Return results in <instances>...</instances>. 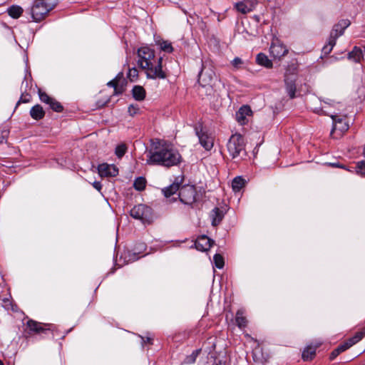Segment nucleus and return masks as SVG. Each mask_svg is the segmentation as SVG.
I'll list each match as a JSON object with an SVG mask.
<instances>
[{
  "label": "nucleus",
  "mask_w": 365,
  "mask_h": 365,
  "mask_svg": "<svg viewBox=\"0 0 365 365\" xmlns=\"http://www.w3.org/2000/svg\"><path fill=\"white\" fill-rule=\"evenodd\" d=\"M138 66L145 70L148 78L165 79L168 75L163 69V57L155 60V51L150 47L141 46L138 49Z\"/></svg>",
  "instance_id": "nucleus-1"
},
{
  "label": "nucleus",
  "mask_w": 365,
  "mask_h": 365,
  "mask_svg": "<svg viewBox=\"0 0 365 365\" xmlns=\"http://www.w3.org/2000/svg\"><path fill=\"white\" fill-rule=\"evenodd\" d=\"M179 152L166 143L158 141L149 151L146 163L148 165H158L165 167L177 165L181 161Z\"/></svg>",
  "instance_id": "nucleus-2"
},
{
  "label": "nucleus",
  "mask_w": 365,
  "mask_h": 365,
  "mask_svg": "<svg viewBox=\"0 0 365 365\" xmlns=\"http://www.w3.org/2000/svg\"><path fill=\"white\" fill-rule=\"evenodd\" d=\"M216 81L217 76L212 68L202 63L201 70L198 74V89H205L206 95H212L216 86ZM199 92L202 91L199 90Z\"/></svg>",
  "instance_id": "nucleus-3"
},
{
  "label": "nucleus",
  "mask_w": 365,
  "mask_h": 365,
  "mask_svg": "<svg viewBox=\"0 0 365 365\" xmlns=\"http://www.w3.org/2000/svg\"><path fill=\"white\" fill-rule=\"evenodd\" d=\"M227 148L230 155L233 159L237 158L242 159L247 155L245 138L239 133H235L230 136Z\"/></svg>",
  "instance_id": "nucleus-4"
},
{
  "label": "nucleus",
  "mask_w": 365,
  "mask_h": 365,
  "mask_svg": "<svg viewBox=\"0 0 365 365\" xmlns=\"http://www.w3.org/2000/svg\"><path fill=\"white\" fill-rule=\"evenodd\" d=\"M132 217L139 220L143 223H150L153 220L152 209L143 204L134 206L130 211Z\"/></svg>",
  "instance_id": "nucleus-5"
},
{
  "label": "nucleus",
  "mask_w": 365,
  "mask_h": 365,
  "mask_svg": "<svg viewBox=\"0 0 365 365\" xmlns=\"http://www.w3.org/2000/svg\"><path fill=\"white\" fill-rule=\"evenodd\" d=\"M330 116L333 120V127L330 135L334 138H340L349 128L346 118L345 116L338 115H331Z\"/></svg>",
  "instance_id": "nucleus-6"
},
{
  "label": "nucleus",
  "mask_w": 365,
  "mask_h": 365,
  "mask_svg": "<svg viewBox=\"0 0 365 365\" xmlns=\"http://www.w3.org/2000/svg\"><path fill=\"white\" fill-rule=\"evenodd\" d=\"M49 11L50 8L44 1H35L31 11L33 21L35 22H40L46 17Z\"/></svg>",
  "instance_id": "nucleus-7"
},
{
  "label": "nucleus",
  "mask_w": 365,
  "mask_h": 365,
  "mask_svg": "<svg viewBox=\"0 0 365 365\" xmlns=\"http://www.w3.org/2000/svg\"><path fill=\"white\" fill-rule=\"evenodd\" d=\"M197 192L194 185H185L180 187L178 197L185 205H192L196 201Z\"/></svg>",
  "instance_id": "nucleus-8"
},
{
  "label": "nucleus",
  "mask_w": 365,
  "mask_h": 365,
  "mask_svg": "<svg viewBox=\"0 0 365 365\" xmlns=\"http://www.w3.org/2000/svg\"><path fill=\"white\" fill-rule=\"evenodd\" d=\"M26 325L27 328L32 332H35L37 334L43 333L45 334H48L49 333H51L53 337L55 336V327L53 324L43 325L41 323L30 319L27 322Z\"/></svg>",
  "instance_id": "nucleus-9"
},
{
  "label": "nucleus",
  "mask_w": 365,
  "mask_h": 365,
  "mask_svg": "<svg viewBox=\"0 0 365 365\" xmlns=\"http://www.w3.org/2000/svg\"><path fill=\"white\" fill-rule=\"evenodd\" d=\"M107 86L114 88L113 95L122 94L125 91L127 86V80L125 78L123 73H118L115 78L107 83Z\"/></svg>",
  "instance_id": "nucleus-10"
},
{
  "label": "nucleus",
  "mask_w": 365,
  "mask_h": 365,
  "mask_svg": "<svg viewBox=\"0 0 365 365\" xmlns=\"http://www.w3.org/2000/svg\"><path fill=\"white\" fill-rule=\"evenodd\" d=\"M195 130L196 135L199 138V142L200 145L206 150H210L214 145L213 138L211 135H208L207 133L204 132L202 128L199 129L197 127H195Z\"/></svg>",
  "instance_id": "nucleus-11"
},
{
  "label": "nucleus",
  "mask_w": 365,
  "mask_h": 365,
  "mask_svg": "<svg viewBox=\"0 0 365 365\" xmlns=\"http://www.w3.org/2000/svg\"><path fill=\"white\" fill-rule=\"evenodd\" d=\"M146 245L144 242H137L132 251L125 253V258L128 257L127 262H134L144 256L143 252L146 250Z\"/></svg>",
  "instance_id": "nucleus-12"
},
{
  "label": "nucleus",
  "mask_w": 365,
  "mask_h": 365,
  "mask_svg": "<svg viewBox=\"0 0 365 365\" xmlns=\"http://www.w3.org/2000/svg\"><path fill=\"white\" fill-rule=\"evenodd\" d=\"M269 52L274 58L280 59L287 54L288 49L284 45L277 40L272 43Z\"/></svg>",
  "instance_id": "nucleus-13"
},
{
  "label": "nucleus",
  "mask_w": 365,
  "mask_h": 365,
  "mask_svg": "<svg viewBox=\"0 0 365 365\" xmlns=\"http://www.w3.org/2000/svg\"><path fill=\"white\" fill-rule=\"evenodd\" d=\"M215 242L206 235H201L197 238L194 247L199 251L207 252L214 245Z\"/></svg>",
  "instance_id": "nucleus-14"
},
{
  "label": "nucleus",
  "mask_w": 365,
  "mask_h": 365,
  "mask_svg": "<svg viewBox=\"0 0 365 365\" xmlns=\"http://www.w3.org/2000/svg\"><path fill=\"white\" fill-rule=\"evenodd\" d=\"M351 21L349 19H341L333 26L330 35L337 39L344 34L345 29L349 27Z\"/></svg>",
  "instance_id": "nucleus-15"
},
{
  "label": "nucleus",
  "mask_w": 365,
  "mask_h": 365,
  "mask_svg": "<svg viewBox=\"0 0 365 365\" xmlns=\"http://www.w3.org/2000/svg\"><path fill=\"white\" fill-rule=\"evenodd\" d=\"M98 173L102 177H115L118 174V168L113 165L102 163L98 166Z\"/></svg>",
  "instance_id": "nucleus-16"
},
{
  "label": "nucleus",
  "mask_w": 365,
  "mask_h": 365,
  "mask_svg": "<svg viewBox=\"0 0 365 365\" xmlns=\"http://www.w3.org/2000/svg\"><path fill=\"white\" fill-rule=\"evenodd\" d=\"M257 4V2L256 0H245L237 3L235 4V8L239 12L246 14L253 11Z\"/></svg>",
  "instance_id": "nucleus-17"
},
{
  "label": "nucleus",
  "mask_w": 365,
  "mask_h": 365,
  "mask_svg": "<svg viewBox=\"0 0 365 365\" xmlns=\"http://www.w3.org/2000/svg\"><path fill=\"white\" fill-rule=\"evenodd\" d=\"M252 110L249 106H242L236 112V120L242 125L247 123V116L252 115Z\"/></svg>",
  "instance_id": "nucleus-18"
},
{
  "label": "nucleus",
  "mask_w": 365,
  "mask_h": 365,
  "mask_svg": "<svg viewBox=\"0 0 365 365\" xmlns=\"http://www.w3.org/2000/svg\"><path fill=\"white\" fill-rule=\"evenodd\" d=\"M155 43L160 48V51H164L165 53H170L174 50L171 42H170L169 41L157 38H155Z\"/></svg>",
  "instance_id": "nucleus-19"
},
{
  "label": "nucleus",
  "mask_w": 365,
  "mask_h": 365,
  "mask_svg": "<svg viewBox=\"0 0 365 365\" xmlns=\"http://www.w3.org/2000/svg\"><path fill=\"white\" fill-rule=\"evenodd\" d=\"M30 115L34 120H41L45 116V111L41 105L36 104L31 108Z\"/></svg>",
  "instance_id": "nucleus-20"
},
{
  "label": "nucleus",
  "mask_w": 365,
  "mask_h": 365,
  "mask_svg": "<svg viewBox=\"0 0 365 365\" xmlns=\"http://www.w3.org/2000/svg\"><path fill=\"white\" fill-rule=\"evenodd\" d=\"M225 213L224 212L218 207H215L212 210L211 216H212V225L213 226L218 225L222 220L224 217Z\"/></svg>",
  "instance_id": "nucleus-21"
},
{
  "label": "nucleus",
  "mask_w": 365,
  "mask_h": 365,
  "mask_svg": "<svg viewBox=\"0 0 365 365\" xmlns=\"http://www.w3.org/2000/svg\"><path fill=\"white\" fill-rule=\"evenodd\" d=\"M256 62L258 65L267 68H271L273 66L272 61L263 53H259L257 55Z\"/></svg>",
  "instance_id": "nucleus-22"
},
{
  "label": "nucleus",
  "mask_w": 365,
  "mask_h": 365,
  "mask_svg": "<svg viewBox=\"0 0 365 365\" xmlns=\"http://www.w3.org/2000/svg\"><path fill=\"white\" fill-rule=\"evenodd\" d=\"M145 90L141 86H135L132 89L133 97L138 101H141L145 98Z\"/></svg>",
  "instance_id": "nucleus-23"
},
{
  "label": "nucleus",
  "mask_w": 365,
  "mask_h": 365,
  "mask_svg": "<svg viewBox=\"0 0 365 365\" xmlns=\"http://www.w3.org/2000/svg\"><path fill=\"white\" fill-rule=\"evenodd\" d=\"M362 58V51L357 46H354L352 51L348 53V58L354 61L356 63H359Z\"/></svg>",
  "instance_id": "nucleus-24"
},
{
  "label": "nucleus",
  "mask_w": 365,
  "mask_h": 365,
  "mask_svg": "<svg viewBox=\"0 0 365 365\" xmlns=\"http://www.w3.org/2000/svg\"><path fill=\"white\" fill-rule=\"evenodd\" d=\"M285 89L286 91L291 99H293L296 97V84L295 82L292 80L285 79Z\"/></svg>",
  "instance_id": "nucleus-25"
},
{
  "label": "nucleus",
  "mask_w": 365,
  "mask_h": 365,
  "mask_svg": "<svg viewBox=\"0 0 365 365\" xmlns=\"http://www.w3.org/2000/svg\"><path fill=\"white\" fill-rule=\"evenodd\" d=\"M317 346H307L302 352V359L304 361L312 360L316 355Z\"/></svg>",
  "instance_id": "nucleus-26"
},
{
  "label": "nucleus",
  "mask_w": 365,
  "mask_h": 365,
  "mask_svg": "<svg viewBox=\"0 0 365 365\" xmlns=\"http://www.w3.org/2000/svg\"><path fill=\"white\" fill-rule=\"evenodd\" d=\"M246 181L245 180L241 177L237 176L235 177L232 182V187L235 192H240L242 187L245 185Z\"/></svg>",
  "instance_id": "nucleus-27"
},
{
  "label": "nucleus",
  "mask_w": 365,
  "mask_h": 365,
  "mask_svg": "<svg viewBox=\"0 0 365 365\" xmlns=\"http://www.w3.org/2000/svg\"><path fill=\"white\" fill-rule=\"evenodd\" d=\"M245 312L242 309H239L236 312L235 322L238 327L245 328L247 326V320L244 315Z\"/></svg>",
  "instance_id": "nucleus-28"
},
{
  "label": "nucleus",
  "mask_w": 365,
  "mask_h": 365,
  "mask_svg": "<svg viewBox=\"0 0 365 365\" xmlns=\"http://www.w3.org/2000/svg\"><path fill=\"white\" fill-rule=\"evenodd\" d=\"M23 9L18 5H12L8 8L7 12L13 19H18L23 13Z\"/></svg>",
  "instance_id": "nucleus-29"
},
{
  "label": "nucleus",
  "mask_w": 365,
  "mask_h": 365,
  "mask_svg": "<svg viewBox=\"0 0 365 365\" xmlns=\"http://www.w3.org/2000/svg\"><path fill=\"white\" fill-rule=\"evenodd\" d=\"M180 187L178 182H174L170 186L164 188L163 192L166 197H170L171 195L175 194L177 191H180Z\"/></svg>",
  "instance_id": "nucleus-30"
},
{
  "label": "nucleus",
  "mask_w": 365,
  "mask_h": 365,
  "mask_svg": "<svg viewBox=\"0 0 365 365\" xmlns=\"http://www.w3.org/2000/svg\"><path fill=\"white\" fill-rule=\"evenodd\" d=\"M336 42V39L335 38H334L333 36H331V35H329L327 43L326 45H324L322 48V53L324 55L329 54L331 53V51H332L334 46H335Z\"/></svg>",
  "instance_id": "nucleus-31"
},
{
  "label": "nucleus",
  "mask_w": 365,
  "mask_h": 365,
  "mask_svg": "<svg viewBox=\"0 0 365 365\" xmlns=\"http://www.w3.org/2000/svg\"><path fill=\"white\" fill-rule=\"evenodd\" d=\"M146 180L143 177L137 178L133 183V186L135 190L141 191L143 190L145 187Z\"/></svg>",
  "instance_id": "nucleus-32"
},
{
  "label": "nucleus",
  "mask_w": 365,
  "mask_h": 365,
  "mask_svg": "<svg viewBox=\"0 0 365 365\" xmlns=\"http://www.w3.org/2000/svg\"><path fill=\"white\" fill-rule=\"evenodd\" d=\"M49 107L55 112H62L63 110V106L60 102L57 101L55 98H53L52 101L49 103Z\"/></svg>",
  "instance_id": "nucleus-33"
},
{
  "label": "nucleus",
  "mask_w": 365,
  "mask_h": 365,
  "mask_svg": "<svg viewBox=\"0 0 365 365\" xmlns=\"http://www.w3.org/2000/svg\"><path fill=\"white\" fill-rule=\"evenodd\" d=\"M215 266L218 269H222L224 267V258L220 254H215L213 257Z\"/></svg>",
  "instance_id": "nucleus-34"
},
{
  "label": "nucleus",
  "mask_w": 365,
  "mask_h": 365,
  "mask_svg": "<svg viewBox=\"0 0 365 365\" xmlns=\"http://www.w3.org/2000/svg\"><path fill=\"white\" fill-rule=\"evenodd\" d=\"M126 151H127L126 145L124 143H122V144L117 145V147L115 148V153L118 158H120L125 155Z\"/></svg>",
  "instance_id": "nucleus-35"
},
{
  "label": "nucleus",
  "mask_w": 365,
  "mask_h": 365,
  "mask_svg": "<svg viewBox=\"0 0 365 365\" xmlns=\"http://www.w3.org/2000/svg\"><path fill=\"white\" fill-rule=\"evenodd\" d=\"M356 172L361 176H365V160L359 161L355 167Z\"/></svg>",
  "instance_id": "nucleus-36"
},
{
  "label": "nucleus",
  "mask_w": 365,
  "mask_h": 365,
  "mask_svg": "<svg viewBox=\"0 0 365 365\" xmlns=\"http://www.w3.org/2000/svg\"><path fill=\"white\" fill-rule=\"evenodd\" d=\"M31 95L24 91L21 96L20 99L18 101L16 107L19 106L21 103H26L31 101Z\"/></svg>",
  "instance_id": "nucleus-37"
},
{
  "label": "nucleus",
  "mask_w": 365,
  "mask_h": 365,
  "mask_svg": "<svg viewBox=\"0 0 365 365\" xmlns=\"http://www.w3.org/2000/svg\"><path fill=\"white\" fill-rule=\"evenodd\" d=\"M38 96L41 101L48 105H49L50 102L53 98L40 89L38 90Z\"/></svg>",
  "instance_id": "nucleus-38"
},
{
  "label": "nucleus",
  "mask_w": 365,
  "mask_h": 365,
  "mask_svg": "<svg viewBox=\"0 0 365 365\" xmlns=\"http://www.w3.org/2000/svg\"><path fill=\"white\" fill-rule=\"evenodd\" d=\"M127 76L130 81H134L138 78V71L135 68H129Z\"/></svg>",
  "instance_id": "nucleus-39"
},
{
  "label": "nucleus",
  "mask_w": 365,
  "mask_h": 365,
  "mask_svg": "<svg viewBox=\"0 0 365 365\" xmlns=\"http://www.w3.org/2000/svg\"><path fill=\"white\" fill-rule=\"evenodd\" d=\"M200 350H195L190 356H187L185 359L187 364H192L195 361L197 356H198Z\"/></svg>",
  "instance_id": "nucleus-40"
},
{
  "label": "nucleus",
  "mask_w": 365,
  "mask_h": 365,
  "mask_svg": "<svg viewBox=\"0 0 365 365\" xmlns=\"http://www.w3.org/2000/svg\"><path fill=\"white\" fill-rule=\"evenodd\" d=\"M231 64L232 66L236 68V69H240L242 68V65H243V61L242 60L239 58V57H235L231 62Z\"/></svg>",
  "instance_id": "nucleus-41"
},
{
  "label": "nucleus",
  "mask_w": 365,
  "mask_h": 365,
  "mask_svg": "<svg viewBox=\"0 0 365 365\" xmlns=\"http://www.w3.org/2000/svg\"><path fill=\"white\" fill-rule=\"evenodd\" d=\"M139 111H140V108L137 105L136 106L130 105L128 107V112L129 115L132 117L137 115L139 113Z\"/></svg>",
  "instance_id": "nucleus-42"
},
{
  "label": "nucleus",
  "mask_w": 365,
  "mask_h": 365,
  "mask_svg": "<svg viewBox=\"0 0 365 365\" xmlns=\"http://www.w3.org/2000/svg\"><path fill=\"white\" fill-rule=\"evenodd\" d=\"M351 343L349 342V340L344 341V343L339 344L337 348L339 349V351L342 353L349 348L351 346Z\"/></svg>",
  "instance_id": "nucleus-43"
},
{
  "label": "nucleus",
  "mask_w": 365,
  "mask_h": 365,
  "mask_svg": "<svg viewBox=\"0 0 365 365\" xmlns=\"http://www.w3.org/2000/svg\"><path fill=\"white\" fill-rule=\"evenodd\" d=\"M362 337L363 334L361 333H357L354 336L349 339L348 340L349 341L350 343H351V345L353 346L354 344L359 341L362 339Z\"/></svg>",
  "instance_id": "nucleus-44"
},
{
  "label": "nucleus",
  "mask_w": 365,
  "mask_h": 365,
  "mask_svg": "<svg viewBox=\"0 0 365 365\" xmlns=\"http://www.w3.org/2000/svg\"><path fill=\"white\" fill-rule=\"evenodd\" d=\"M341 352L339 351V349L336 347L334 349L330 354L329 359L334 360L338 355H339Z\"/></svg>",
  "instance_id": "nucleus-45"
},
{
  "label": "nucleus",
  "mask_w": 365,
  "mask_h": 365,
  "mask_svg": "<svg viewBox=\"0 0 365 365\" xmlns=\"http://www.w3.org/2000/svg\"><path fill=\"white\" fill-rule=\"evenodd\" d=\"M110 101V99L108 98L106 101H98L96 103L98 108H102L106 106Z\"/></svg>",
  "instance_id": "nucleus-46"
},
{
  "label": "nucleus",
  "mask_w": 365,
  "mask_h": 365,
  "mask_svg": "<svg viewBox=\"0 0 365 365\" xmlns=\"http://www.w3.org/2000/svg\"><path fill=\"white\" fill-rule=\"evenodd\" d=\"M24 85H25V91H27V88L31 86V83H29L27 80V74L25 75L24 79L22 81V86H24Z\"/></svg>",
  "instance_id": "nucleus-47"
},
{
  "label": "nucleus",
  "mask_w": 365,
  "mask_h": 365,
  "mask_svg": "<svg viewBox=\"0 0 365 365\" xmlns=\"http://www.w3.org/2000/svg\"><path fill=\"white\" fill-rule=\"evenodd\" d=\"M93 186L95 189H96L98 191H101V189H102V185L100 182L98 181H95L93 183Z\"/></svg>",
  "instance_id": "nucleus-48"
},
{
  "label": "nucleus",
  "mask_w": 365,
  "mask_h": 365,
  "mask_svg": "<svg viewBox=\"0 0 365 365\" xmlns=\"http://www.w3.org/2000/svg\"><path fill=\"white\" fill-rule=\"evenodd\" d=\"M142 339L144 343L152 344L153 339H151L150 337H146L145 339L142 337Z\"/></svg>",
  "instance_id": "nucleus-49"
},
{
  "label": "nucleus",
  "mask_w": 365,
  "mask_h": 365,
  "mask_svg": "<svg viewBox=\"0 0 365 365\" xmlns=\"http://www.w3.org/2000/svg\"><path fill=\"white\" fill-rule=\"evenodd\" d=\"M254 19L257 21L259 22L260 18L259 16H254Z\"/></svg>",
  "instance_id": "nucleus-50"
},
{
  "label": "nucleus",
  "mask_w": 365,
  "mask_h": 365,
  "mask_svg": "<svg viewBox=\"0 0 365 365\" xmlns=\"http://www.w3.org/2000/svg\"><path fill=\"white\" fill-rule=\"evenodd\" d=\"M329 165L332 167H340L339 165L336 163H329Z\"/></svg>",
  "instance_id": "nucleus-51"
},
{
  "label": "nucleus",
  "mask_w": 365,
  "mask_h": 365,
  "mask_svg": "<svg viewBox=\"0 0 365 365\" xmlns=\"http://www.w3.org/2000/svg\"><path fill=\"white\" fill-rule=\"evenodd\" d=\"M4 137L0 138V143H3V141H4Z\"/></svg>",
  "instance_id": "nucleus-52"
},
{
  "label": "nucleus",
  "mask_w": 365,
  "mask_h": 365,
  "mask_svg": "<svg viewBox=\"0 0 365 365\" xmlns=\"http://www.w3.org/2000/svg\"><path fill=\"white\" fill-rule=\"evenodd\" d=\"M0 365H4V363L2 362L1 360H0Z\"/></svg>",
  "instance_id": "nucleus-53"
},
{
  "label": "nucleus",
  "mask_w": 365,
  "mask_h": 365,
  "mask_svg": "<svg viewBox=\"0 0 365 365\" xmlns=\"http://www.w3.org/2000/svg\"><path fill=\"white\" fill-rule=\"evenodd\" d=\"M5 302H9V301L8 299L6 300H4Z\"/></svg>",
  "instance_id": "nucleus-54"
}]
</instances>
